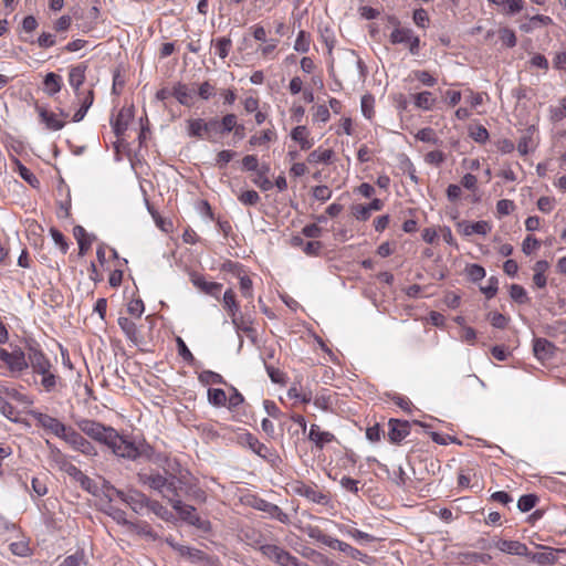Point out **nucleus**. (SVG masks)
<instances>
[{
    "mask_svg": "<svg viewBox=\"0 0 566 566\" xmlns=\"http://www.w3.org/2000/svg\"><path fill=\"white\" fill-rule=\"evenodd\" d=\"M78 429L98 443L109 447L116 438V430L113 427L104 426L91 419H81L76 422Z\"/></svg>",
    "mask_w": 566,
    "mask_h": 566,
    "instance_id": "nucleus-1",
    "label": "nucleus"
},
{
    "mask_svg": "<svg viewBox=\"0 0 566 566\" xmlns=\"http://www.w3.org/2000/svg\"><path fill=\"white\" fill-rule=\"evenodd\" d=\"M62 440L65 441L73 450L85 455L93 457L97 454L94 446L72 427L67 428Z\"/></svg>",
    "mask_w": 566,
    "mask_h": 566,
    "instance_id": "nucleus-2",
    "label": "nucleus"
},
{
    "mask_svg": "<svg viewBox=\"0 0 566 566\" xmlns=\"http://www.w3.org/2000/svg\"><path fill=\"white\" fill-rule=\"evenodd\" d=\"M30 415L35 420L36 424L42 427L44 430L53 433L60 439L65 436L69 427L61 422L59 419L39 411H31Z\"/></svg>",
    "mask_w": 566,
    "mask_h": 566,
    "instance_id": "nucleus-3",
    "label": "nucleus"
},
{
    "mask_svg": "<svg viewBox=\"0 0 566 566\" xmlns=\"http://www.w3.org/2000/svg\"><path fill=\"white\" fill-rule=\"evenodd\" d=\"M108 448L117 457H122L129 460H136L140 455L139 449L135 446V443L127 440L118 432H116V438L113 439V442Z\"/></svg>",
    "mask_w": 566,
    "mask_h": 566,
    "instance_id": "nucleus-4",
    "label": "nucleus"
},
{
    "mask_svg": "<svg viewBox=\"0 0 566 566\" xmlns=\"http://www.w3.org/2000/svg\"><path fill=\"white\" fill-rule=\"evenodd\" d=\"M0 359L6 363L8 368L11 371H23L28 368L29 363L25 358L24 353L18 348L13 352H8L7 349H0Z\"/></svg>",
    "mask_w": 566,
    "mask_h": 566,
    "instance_id": "nucleus-5",
    "label": "nucleus"
},
{
    "mask_svg": "<svg viewBox=\"0 0 566 566\" xmlns=\"http://www.w3.org/2000/svg\"><path fill=\"white\" fill-rule=\"evenodd\" d=\"M252 506L255 510L262 511L266 514H269L271 517L277 520L279 522L283 524L290 523L289 515L283 512L276 504H273L271 502H268L263 499H254L252 502Z\"/></svg>",
    "mask_w": 566,
    "mask_h": 566,
    "instance_id": "nucleus-6",
    "label": "nucleus"
},
{
    "mask_svg": "<svg viewBox=\"0 0 566 566\" xmlns=\"http://www.w3.org/2000/svg\"><path fill=\"white\" fill-rule=\"evenodd\" d=\"M295 492L307 499L308 501H312L317 504L327 505L329 504V496L318 490L316 485H307L304 483H301L295 488Z\"/></svg>",
    "mask_w": 566,
    "mask_h": 566,
    "instance_id": "nucleus-7",
    "label": "nucleus"
},
{
    "mask_svg": "<svg viewBox=\"0 0 566 566\" xmlns=\"http://www.w3.org/2000/svg\"><path fill=\"white\" fill-rule=\"evenodd\" d=\"M87 64L81 63L74 65L69 71V84L73 88L77 98L82 95L81 86L84 84L86 78Z\"/></svg>",
    "mask_w": 566,
    "mask_h": 566,
    "instance_id": "nucleus-8",
    "label": "nucleus"
},
{
    "mask_svg": "<svg viewBox=\"0 0 566 566\" xmlns=\"http://www.w3.org/2000/svg\"><path fill=\"white\" fill-rule=\"evenodd\" d=\"M388 427V439L391 443H399L410 433V423L405 420L390 419Z\"/></svg>",
    "mask_w": 566,
    "mask_h": 566,
    "instance_id": "nucleus-9",
    "label": "nucleus"
},
{
    "mask_svg": "<svg viewBox=\"0 0 566 566\" xmlns=\"http://www.w3.org/2000/svg\"><path fill=\"white\" fill-rule=\"evenodd\" d=\"M494 547L510 555L530 556L527 546L518 541L497 539L494 542Z\"/></svg>",
    "mask_w": 566,
    "mask_h": 566,
    "instance_id": "nucleus-10",
    "label": "nucleus"
},
{
    "mask_svg": "<svg viewBox=\"0 0 566 566\" xmlns=\"http://www.w3.org/2000/svg\"><path fill=\"white\" fill-rule=\"evenodd\" d=\"M231 323L238 332H243L252 342H255L256 332L253 327V319L249 315H244L241 312L238 316H232Z\"/></svg>",
    "mask_w": 566,
    "mask_h": 566,
    "instance_id": "nucleus-11",
    "label": "nucleus"
},
{
    "mask_svg": "<svg viewBox=\"0 0 566 566\" xmlns=\"http://www.w3.org/2000/svg\"><path fill=\"white\" fill-rule=\"evenodd\" d=\"M118 497L126 502L135 512H139L143 507H147L150 499L145 494L134 491L125 494L122 491H116Z\"/></svg>",
    "mask_w": 566,
    "mask_h": 566,
    "instance_id": "nucleus-12",
    "label": "nucleus"
},
{
    "mask_svg": "<svg viewBox=\"0 0 566 566\" xmlns=\"http://www.w3.org/2000/svg\"><path fill=\"white\" fill-rule=\"evenodd\" d=\"M29 361L34 373L45 374L51 369V363L46 356L39 349L30 348Z\"/></svg>",
    "mask_w": 566,
    "mask_h": 566,
    "instance_id": "nucleus-13",
    "label": "nucleus"
},
{
    "mask_svg": "<svg viewBox=\"0 0 566 566\" xmlns=\"http://www.w3.org/2000/svg\"><path fill=\"white\" fill-rule=\"evenodd\" d=\"M555 345L546 338H535L533 344V352L537 359L548 360L555 353Z\"/></svg>",
    "mask_w": 566,
    "mask_h": 566,
    "instance_id": "nucleus-14",
    "label": "nucleus"
},
{
    "mask_svg": "<svg viewBox=\"0 0 566 566\" xmlns=\"http://www.w3.org/2000/svg\"><path fill=\"white\" fill-rule=\"evenodd\" d=\"M138 480L140 483L160 493L164 492L167 476L163 475L158 471H155L151 473H138Z\"/></svg>",
    "mask_w": 566,
    "mask_h": 566,
    "instance_id": "nucleus-15",
    "label": "nucleus"
},
{
    "mask_svg": "<svg viewBox=\"0 0 566 566\" xmlns=\"http://www.w3.org/2000/svg\"><path fill=\"white\" fill-rule=\"evenodd\" d=\"M172 509L179 514V516L187 523L199 526L200 517L196 514V509L191 505L184 504L180 501H175Z\"/></svg>",
    "mask_w": 566,
    "mask_h": 566,
    "instance_id": "nucleus-16",
    "label": "nucleus"
},
{
    "mask_svg": "<svg viewBox=\"0 0 566 566\" xmlns=\"http://www.w3.org/2000/svg\"><path fill=\"white\" fill-rule=\"evenodd\" d=\"M458 229L464 235H472L473 233L485 235L491 231V226L488 221H476L473 223H469L467 221H462L458 223Z\"/></svg>",
    "mask_w": 566,
    "mask_h": 566,
    "instance_id": "nucleus-17",
    "label": "nucleus"
},
{
    "mask_svg": "<svg viewBox=\"0 0 566 566\" xmlns=\"http://www.w3.org/2000/svg\"><path fill=\"white\" fill-rule=\"evenodd\" d=\"M36 111L42 123L45 124L46 128L50 130H60L64 127L65 122L59 119L56 114L49 112L46 108L42 106H36Z\"/></svg>",
    "mask_w": 566,
    "mask_h": 566,
    "instance_id": "nucleus-18",
    "label": "nucleus"
},
{
    "mask_svg": "<svg viewBox=\"0 0 566 566\" xmlns=\"http://www.w3.org/2000/svg\"><path fill=\"white\" fill-rule=\"evenodd\" d=\"M308 439L314 442L317 448L323 449V447L332 442L335 437L328 431H321L319 427L313 423L310 428Z\"/></svg>",
    "mask_w": 566,
    "mask_h": 566,
    "instance_id": "nucleus-19",
    "label": "nucleus"
},
{
    "mask_svg": "<svg viewBox=\"0 0 566 566\" xmlns=\"http://www.w3.org/2000/svg\"><path fill=\"white\" fill-rule=\"evenodd\" d=\"M77 99L81 106L73 116V122L75 123L81 122L86 115L88 108L92 106L94 101V91L92 88L82 91V95Z\"/></svg>",
    "mask_w": 566,
    "mask_h": 566,
    "instance_id": "nucleus-20",
    "label": "nucleus"
},
{
    "mask_svg": "<svg viewBox=\"0 0 566 566\" xmlns=\"http://www.w3.org/2000/svg\"><path fill=\"white\" fill-rule=\"evenodd\" d=\"M180 483V480L177 479L175 475H170L167 478L164 492H160L161 496L166 499L171 506H174L175 501H180L179 493H178V484Z\"/></svg>",
    "mask_w": 566,
    "mask_h": 566,
    "instance_id": "nucleus-21",
    "label": "nucleus"
},
{
    "mask_svg": "<svg viewBox=\"0 0 566 566\" xmlns=\"http://www.w3.org/2000/svg\"><path fill=\"white\" fill-rule=\"evenodd\" d=\"M132 117H133V113H132L130 108H122L118 112L115 120H112V126H113L114 133L117 137H119L120 135H123L125 133Z\"/></svg>",
    "mask_w": 566,
    "mask_h": 566,
    "instance_id": "nucleus-22",
    "label": "nucleus"
},
{
    "mask_svg": "<svg viewBox=\"0 0 566 566\" xmlns=\"http://www.w3.org/2000/svg\"><path fill=\"white\" fill-rule=\"evenodd\" d=\"M191 281L193 285L197 286L199 290L214 297L219 296L222 289V284L217 282H208L201 275H195Z\"/></svg>",
    "mask_w": 566,
    "mask_h": 566,
    "instance_id": "nucleus-23",
    "label": "nucleus"
},
{
    "mask_svg": "<svg viewBox=\"0 0 566 566\" xmlns=\"http://www.w3.org/2000/svg\"><path fill=\"white\" fill-rule=\"evenodd\" d=\"M117 322L126 337L137 345L139 343V331L137 325L130 318L124 316H120Z\"/></svg>",
    "mask_w": 566,
    "mask_h": 566,
    "instance_id": "nucleus-24",
    "label": "nucleus"
},
{
    "mask_svg": "<svg viewBox=\"0 0 566 566\" xmlns=\"http://www.w3.org/2000/svg\"><path fill=\"white\" fill-rule=\"evenodd\" d=\"M256 176L253 179V182L263 191H268L273 188L272 181L268 178V174L270 172V165L263 164L256 170Z\"/></svg>",
    "mask_w": 566,
    "mask_h": 566,
    "instance_id": "nucleus-25",
    "label": "nucleus"
},
{
    "mask_svg": "<svg viewBox=\"0 0 566 566\" xmlns=\"http://www.w3.org/2000/svg\"><path fill=\"white\" fill-rule=\"evenodd\" d=\"M44 91L49 96H53L62 88V77L53 72L48 73L43 81Z\"/></svg>",
    "mask_w": 566,
    "mask_h": 566,
    "instance_id": "nucleus-26",
    "label": "nucleus"
},
{
    "mask_svg": "<svg viewBox=\"0 0 566 566\" xmlns=\"http://www.w3.org/2000/svg\"><path fill=\"white\" fill-rule=\"evenodd\" d=\"M222 304L223 308L227 311L228 315L230 317L238 316V313H240L239 304L235 300V293L232 289H228L222 297Z\"/></svg>",
    "mask_w": 566,
    "mask_h": 566,
    "instance_id": "nucleus-27",
    "label": "nucleus"
},
{
    "mask_svg": "<svg viewBox=\"0 0 566 566\" xmlns=\"http://www.w3.org/2000/svg\"><path fill=\"white\" fill-rule=\"evenodd\" d=\"M206 122L201 118L189 119L187 122V132L190 137L206 138Z\"/></svg>",
    "mask_w": 566,
    "mask_h": 566,
    "instance_id": "nucleus-28",
    "label": "nucleus"
},
{
    "mask_svg": "<svg viewBox=\"0 0 566 566\" xmlns=\"http://www.w3.org/2000/svg\"><path fill=\"white\" fill-rule=\"evenodd\" d=\"M291 138L297 142L301 149L307 150L313 147V142L307 138V129L305 126H296L291 132Z\"/></svg>",
    "mask_w": 566,
    "mask_h": 566,
    "instance_id": "nucleus-29",
    "label": "nucleus"
},
{
    "mask_svg": "<svg viewBox=\"0 0 566 566\" xmlns=\"http://www.w3.org/2000/svg\"><path fill=\"white\" fill-rule=\"evenodd\" d=\"M492 560V556L483 553H467L463 555L461 563L468 566H476L478 564L488 565Z\"/></svg>",
    "mask_w": 566,
    "mask_h": 566,
    "instance_id": "nucleus-30",
    "label": "nucleus"
},
{
    "mask_svg": "<svg viewBox=\"0 0 566 566\" xmlns=\"http://www.w3.org/2000/svg\"><path fill=\"white\" fill-rule=\"evenodd\" d=\"M415 106L423 111H430L434 106L436 98L431 92L424 91L413 96Z\"/></svg>",
    "mask_w": 566,
    "mask_h": 566,
    "instance_id": "nucleus-31",
    "label": "nucleus"
},
{
    "mask_svg": "<svg viewBox=\"0 0 566 566\" xmlns=\"http://www.w3.org/2000/svg\"><path fill=\"white\" fill-rule=\"evenodd\" d=\"M534 147L532 128H527L518 139L517 151L520 155L525 156Z\"/></svg>",
    "mask_w": 566,
    "mask_h": 566,
    "instance_id": "nucleus-32",
    "label": "nucleus"
},
{
    "mask_svg": "<svg viewBox=\"0 0 566 566\" xmlns=\"http://www.w3.org/2000/svg\"><path fill=\"white\" fill-rule=\"evenodd\" d=\"M174 96L182 105H191L193 92L185 84H178L174 87Z\"/></svg>",
    "mask_w": 566,
    "mask_h": 566,
    "instance_id": "nucleus-33",
    "label": "nucleus"
},
{
    "mask_svg": "<svg viewBox=\"0 0 566 566\" xmlns=\"http://www.w3.org/2000/svg\"><path fill=\"white\" fill-rule=\"evenodd\" d=\"M342 552L366 565H371L374 562V557L368 556L367 554L360 552L347 543L344 544Z\"/></svg>",
    "mask_w": 566,
    "mask_h": 566,
    "instance_id": "nucleus-34",
    "label": "nucleus"
},
{
    "mask_svg": "<svg viewBox=\"0 0 566 566\" xmlns=\"http://www.w3.org/2000/svg\"><path fill=\"white\" fill-rule=\"evenodd\" d=\"M333 156H334V151L332 149H325V150L315 149L312 153H310V155L307 156V161L311 164H318V163L328 164Z\"/></svg>",
    "mask_w": 566,
    "mask_h": 566,
    "instance_id": "nucleus-35",
    "label": "nucleus"
},
{
    "mask_svg": "<svg viewBox=\"0 0 566 566\" xmlns=\"http://www.w3.org/2000/svg\"><path fill=\"white\" fill-rule=\"evenodd\" d=\"M413 32L410 29L396 28L390 34V42L394 44L406 43L408 44Z\"/></svg>",
    "mask_w": 566,
    "mask_h": 566,
    "instance_id": "nucleus-36",
    "label": "nucleus"
},
{
    "mask_svg": "<svg viewBox=\"0 0 566 566\" xmlns=\"http://www.w3.org/2000/svg\"><path fill=\"white\" fill-rule=\"evenodd\" d=\"M208 400L216 407H222L227 402V395L223 389L210 388L208 390Z\"/></svg>",
    "mask_w": 566,
    "mask_h": 566,
    "instance_id": "nucleus-37",
    "label": "nucleus"
},
{
    "mask_svg": "<svg viewBox=\"0 0 566 566\" xmlns=\"http://www.w3.org/2000/svg\"><path fill=\"white\" fill-rule=\"evenodd\" d=\"M510 296L518 304H526L530 302V297L527 296L525 289L518 284H512L510 286Z\"/></svg>",
    "mask_w": 566,
    "mask_h": 566,
    "instance_id": "nucleus-38",
    "label": "nucleus"
},
{
    "mask_svg": "<svg viewBox=\"0 0 566 566\" xmlns=\"http://www.w3.org/2000/svg\"><path fill=\"white\" fill-rule=\"evenodd\" d=\"M244 537L248 541L249 545L253 546L254 548H258L259 551L260 547H262V544L265 543L263 535L253 528L245 531Z\"/></svg>",
    "mask_w": 566,
    "mask_h": 566,
    "instance_id": "nucleus-39",
    "label": "nucleus"
},
{
    "mask_svg": "<svg viewBox=\"0 0 566 566\" xmlns=\"http://www.w3.org/2000/svg\"><path fill=\"white\" fill-rule=\"evenodd\" d=\"M538 497L535 494L522 495L517 501V507L521 512L531 511L537 503Z\"/></svg>",
    "mask_w": 566,
    "mask_h": 566,
    "instance_id": "nucleus-40",
    "label": "nucleus"
},
{
    "mask_svg": "<svg viewBox=\"0 0 566 566\" xmlns=\"http://www.w3.org/2000/svg\"><path fill=\"white\" fill-rule=\"evenodd\" d=\"M207 129H206V138L211 140L213 136L216 135H223L222 134V126L220 125V119L213 117L210 118L208 122H206Z\"/></svg>",
    "mask_w": 566,
    "mask_h": 566,
    "instance_id": "nucleus-41",
    "label": "nucleus"
},
{
    "mask_svg": "<svg viewBox=\"0 0 566 566\" xmlns=\"http://www.w3.org/2000/svg\"><path fill=\"white\" fill-rule=\"evenodd\" d=\"M416 138L420 142H423V143H431V144H434L437 145L439 143V138L437 137L434 130L430 127H426V128H422L420 129L417 134H416Z\"/></svg>",
    "mask_w": 566,
    "mask_h": 566,
    "instance_id": "nucleus-42",
    "label": "nucleus"
},
{
    "mask_svg": "<svg viewBox=\"0 0 566 566\" xmlns=\"http://www.w3.org/2000/svg\"><path fill=\"white\" fill-rule=\"evenodd\" d=\"M19 175L20 177L27 181L30 186L33 188L40 187V180L36 178V176L25 166L19 165Z\"/></svg>",
    "mask_w": 566,
    "mask_h": 566,
    "instance_id": "nucleus-43",
    "label": "nucleus"
},
{
    "mask_svg": "<svg viewBox=\"0 0 566 566\" xmlns=\"http://www.w3.org/2000/svg\"><path fill=\"white\" fill-rule=\"evenodd\" d=\"M238 124V117L235 114H227L220 119V125L222 126V134H229L235 128Z\"/></svg>",
    "mask_w": 566,
    "mask_h": 566,
    "instance_id": "nucleus-44",
    "label": "nucleus"
},
{
    "mask_svg": "<svg viewBox=\"0 0 566 566\" xmlns=\"http://www.w3.org/2000/svg\"><path fill=\"white\" fill-rule=\"evenodd\" d=\"M294 50L301 53H306L310 50V36L305 31H300L294 43Z\"/></svg>",
    "mask_w": 566,
    "mask_h": 566,
    "instance_id": "nucleus-45",
    "label": "nucleus"
},
{
    "mask_svg": "<svg viewBox=\"0 0 566 566\" xmlns=\"http://www.w3.org/2000/svg\"><path fill=\"white\" fill-rule=\"evenodd\" d=\"M481 292L485 294L488 298H492L496 295L499 290V280L495 276L489 277L486 285L481 286Z\"/></svg>",
    "mask_w": 566,
    "mask_h": 566,
    "instance_id": "nucleus-46",
    "label": "nucleus"
},
{
    "mask_svg": "<svg viewBox=\"0 0 566 566\" xmlns=\"http://www.w3.org/2000/svg\"><path fill=\"white\" fill-rule=\"evenodd\" d=\"M491 325L495 328L504 329L509 324V318L501 313L492 312L488 315Z\"/></svg>",
    "mask_w": 566,
    "mask_h": 566,
    "instance_id": "nucleus-47",
    "label": "nucleus"
},
{
    "mask_svg": "<svg viewBox=\"0 0 566 566\" xmlns=\"http://www.w3.org/2000/svg\"><path fill=\"white\" fill-rule=\"evenodd\" d=\"M217 53L221 59H226L229 54V51L232 46V41L230 38H220L216 41Z\"/></svg>",
    "mask_w": 566,
    "mask_h": 566,
    "instance_id": "nucleus-48",
    "label": "nucleus"
},
{
    "mask_svg": "<svg viewBox=\"0 0 566 566\" xmlns=\"http://www.w3.org/2000/svg\"><path fill=\"white\" fill-rule=\"evenodd\" d=\"M352 214L360 221H366L369 219L371 212L366 205H354L352 206Z\"/></svg>",
    "mask_w": 566,
    "mask_h": 566,
    "instance_id": "nucleus-49",
    "label": "nucleus"
},
{
    "mask_svg": "<svg viewBox=\"0 0 566 566\" xmlns=\"http://www.w3.org/2000/svg\"><path fill=\"white\" fill-rule=\"evenodd\" d=\"M154 514H156L157 516L164 518V520H167L168 516L170 515L169 511L161 504L159 503L158 501L156 500H150L149 501V504L147 506Z\"/></svg>",
    "mask_w": 566,
    "mask_h": 566,
    "instance_id": "nucleus-50",
    "label": "nucleus"
},
{
    "mask_svg": "<svg viewBox=\"0 0 566 566\" xmlns=\"http://www.w3.org/2000/svg\"><path fill=\"white\" fill-rule=\"evenodd\" d=\"M541 245V242L532 237V235H527L523 243H522V251L526 254V255H530L531 253H533L536 249H538Z\"/></svg>",
    "mask_w": 566,
    "mask_h": 566,
    "instance_id": "nucleus-51",
    "label": "nucleus"
},
{
    "mask_svg": "<svg viewBox=\"0 0 566 566\" xmlns=\"http://www.w3.org/2000/svg\"><path fill=\"white\" fill-rule=\"evenodd\" d=\"M239 200L245 206H254L260 201V196L255 190H247L240 195Z\"/></svg>",
    "mask_w": 566,
    "mask_h": 566,
    "instance_id": "nucleus-52",
    "label": "nucleus"
},
{
    "mask_svg": "<svg viewBox=\"0 0 566 566\" xmlns=\"http://www.w3.org/2000/svg\"><path fill=\"white\" fill-rule=\"evenodd\" d=\"M282 551V547L277 546V545H272V544H262V547H260V552L268 558L272 559V560H276L277 556H279V552Z\"/></svg>",
    "mask_w": 566,
    "mask_h": 566,
    "instance_id": "nucleus-53",
    "label": "nucleus"
},
{
    "mask_svg": "<svg viewBox=\"0 0 566 566\" xmlns=\"http://www.w3.org/2000/svg\"><path fill=\"white\" fill-rule=\"evenodd\" d=\"M50 234H51L53 241L55 242V244L60 247L61 251L63 253H66V251L69 249V244H67L63 233L55 228H51Z\"/></svg>",
    "mask_w": 566,
    "mask_h": 566,
    "instance_id": "nucleus-54",
    "label": "nucleus"
},
{
    "mask_svg": "<svg viewBox=\"0 0 566 566\" xmlns=\"http://www.w3.org/2000/svg\"><path fill=\"white\" fill-rule=\"evenodd\" d=\"M176 343H177L179 356H181L185 361L191 363L195 359V357L191 354V352L189 350V348L187 347L184 339L181 337H177Z\"/></svg>",
    "mask_w": 566,
    "mask_h": 566,
    "instance_id": "nucleus-55",
    "label": "nucleus"
},
{
    "mask_svg": "<svg viewBox=\"0 0 566 566\" xmlns=\"http://www.w3.org/2000/svg\"><path fill=\"white\" fill-rule=\"evenodd\" d=\"M145 311L144 302L139 298L132 300L127 305V312L136 317H140Z\"/></svg>",
    "mask_w": 566,
    "mask_h": 566,
    "instance_id": "nucleus-56",
    "label": "nucleus"
},
{
    "mask_svg": "<svg viewBox=\"0 0 566 566\" xmlns=\"http://www.w3.org/2000/svg\"><path fill=\"white\" fill-rule=\"evenodd\" d=\"M500 39L507 48H513L516 45L515 33L507 28L500 30Z\"/></svg>",
    "mask_w": 566,
    "mask_h": 566,
    "instance_id": "nucleus-57",
    "label": "nucleus"
},
{
    "mask_svg": "<svg viewBox=\"0 0 566 566\" xmlns=\"http://www.w3.org/2000/svg\"><path fill=\"white\" fill-rule=\"evenodd\" d=\"M313 197L319 201H327L332 197V190L325 186H316L313 188Z\"/></svg>",
    "mask_w": 566,
    "mask_h": 566,
    "instance_id": "nucleus-58",
    "label": "nucleus"
},
{
    "mask_svg": "<svg viewBox=\"0 0 566 566\" xmlns=\"http://www.w3.org/2000/svg\"><path fill=\"white\" fill-rule=\"evenodd\" d=\"M515 208V205L512 200L501 199L496 203V211L500 216L510 214Z\"/></svg>",
    "mask_w": 566,
    "mask_h": 566,
    "instance_id": "nucleus-59",
    "label": "nucleus"
},
{
    "mask_svg": "<svg viewBox=\"0 0 566 566\" xmlns=\"http://www.w3.org/2000/svg\"><path fill=\"white\" fill-rule=\"evenodd\" d=\"M36 43L42 49H49L55 45V35L52 33L43 32L36 40Z\"/></svg>",
    "mask_w": 566,
    "mask_h": 566,
    "instance_id": "nucleus-60",
    "label": "nucleus"
},
{
    "mask_svg": "<svg viewBox=\"0 0 566 566\" xmlns=\"http://www.w3.org/2000/svg\"><path fill=\"white\" fill-rule=\"evenodd\" d=\"M318 542L328 546L329 548H333V549H338L342 552L343 549V546L345 544V542H342L337 538H334L329 535H325V536H321L318 537Z\"/></svg>",
    "mask_w": 566,
    "mask_h": 566,
    "instance_id": "nucleus-61",
    "label": "nucleus"
},
{
    "mask_svg": "<svg viewBox=\"0 0 566 566\" xmlns=\"http://www.w3.org/2000/svg\"><path fill=\"white\" fill-rule=\"evenodd\" d=\"M274 134L272 130L266 129L263 130L260 136H252L249 140L251 146L262 145L270 142L273 138Z\"/></svg>",
    "mask_w": 566,
    "mask_h": 566,
    "instance_id": "nucleus-62",
    "label": "nucleus"
},
{
    "mask_svg": "<svg viewBox=\"0 0 566 566\" xmlns=\"http://www.w3.org/2000/svg\"><path fill=\"white\" fill-rule=\"evenodd\" d=\"M468 275L473 282H478L485 276V270L479 264H471L468 268Z\"/></svg>",
    "mask_w": 566,
    "mask_h": 566,
    "instance_id": "nucleus-63",
    "label": "nucleus"
},
{
    "mask_svg": "<svg viewBox=\"0 0 566 566\" xmlns=\"http://www.w3.org/2000/svg\"><path fill=\"white\" fill-rule=\"evenodd\" d=\"M235 156V153L232 150H221L217 155V166L219 168H224L228 163L232 160V158Z\"/></svg>",
    "mask_w": 566,
    "mask_h": 566,
    "instance_id": "nucleus-64",
    "label": "nucleus"
}]
</instances>
